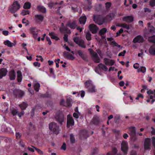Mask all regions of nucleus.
Listing matches in <instances>:
<instances>
[{
	"label": "nucleus",
	"mask_w": 155,
	"mask_h": 155,
	"mask_svg": "<svg viewBox=\"0 0 155 155\" xmlns=\"http://www.w3.org/2000/svg\"><path fill=\"white\" fill-rule=\"evenodd\" d=\"M115 16V14L113 13H110L105 17H103L101 15H94L93 19L96 23L101 25L104 23L112 20Z\"/></svg>",
	"instance_id": "f257e3e1"
},
{
	"label": "nucleus",
	"mask_w": 155,
	"mask_h": 155,
	"mask_svg": "<svg viewBox=\"0 0 155 155\" xmlns=\"http://www.w3.org/2000/svg\"><path fill=\"white\" fill-rule=\"evenodd\" d=\"M20 7V5L18 2L17 1H15L10 6L9 9L11 13L14 14L19 10Z\"/></svg>",
	"instance_id": "f03ea898"
},
{
	"label": "nucleus",
	"mask_w": 155,
	"mask_h": 155,
	"mask_svg": "<svg viewBox=\"0 0 155 155\" xmlns=\"http://www.w3.org/2000/svg\"><path fill=\"white\" fill-rule=\"evenodd\" d=\"M49 130L53 133L56 134H59L60 130L59 126L57 125V124L54 122H51L49 125Z\"/></svg>",
	"instance_id": "7ed1b4c3"
},
{
	"label": "nucleus",
	"mask_w": 155,
	"mask_h": 155,
	"mask_svg": "<svg viewBox=\"0 0 155 155\" xmlns=\"http://www.w3.org/2000/svg\"><path fill=\"white\" fill-rule=\"evenodd\" d=\"M85 87L88 89L89 91L93 93L95 92L97 90L91 81H87L85 83Z\"/></svg>",
	"instance_id": "20e7f679"
},
{
	"label": "nucleus",
	"mask_w": 155,
	"mask_h": 155,
	"mask_svg": "<svg viewBox=\"0 0 155 155\" xmlns=\"http://www.w3.org/2000/svg\"><path fill=\"white\" fill-rule=\"evenodd\" d=\"M90 54L92 56L93 60L94 62L96 63H99L100 62V59L97 53L94 51L91 48L88 49Z\"/></svg>",
	"instance_id": "39448f33"
},
{
	"label": "nucleus",
	"mask_w": 155,
	"mask_h": 155,
	"mask_svg": "<svg viewBox=\"0 0 155 155\" xmlns=\"http://www.w3.org/2000/svg\"><path fill=\"white\" fill-rule=\"evenodd\" d=\"M128 149V143L126 141H123L121 143V150L124 154L126 155L127 153Z\"/></svg>",
	"instance_id": "423d86ee"
},
{
	"label": "nucleus",
	"mask_w": 155,
	"mask_h": 155,
	"mask_svg": "<svg viewBox=\"0 0 155 155\" xmlns=\"http://www.w3.org/2000/svg\"><path fill=\"white\" fill-rule=\"evenodd\" d=\"M72 99L68 98L66 99V102L65 101L64 99H62L60 102V104L61 105L65 106L67 107H70L72 105L71 102Z\"/></svg>",
	"instance_id": "0eeeda50"
},
{
	"label": "nucleus",
	"mask_w": 155,
	"mask_h": 155,
	"mask_svg": "<svg viewBox=\"0 0 155 155\" xmlns=\"http://www.w3.org/2000/svg\"><path fill=\"white\" fill-rule=\"evenodd\" d=\"M129 134L132 137V138L134 140H136L137 139V138L136 136V133L135 127H131L129 128Z\"/></svg>",
	"instance_id": "6e6552de"
},
{
	"label": "nucleus",
	"mask_w": 155,
	"mask_h": 155,
	"mask_svg": "<svg viewBox=\"0 0 155 155\" xmlns=\"http://www.w3.org/2000/svg\"><path fill=\"white\" fill-rule=\"evenodd\" d=\"M74 121L72 117L70 115H68V119L67 122V127L69 128L70 127H72L74 125Z\"/></svg>",
	"instance_id": "1a4fd4ad"
},
{
	"label": "nucleus",
	"mask_w": 155,
	"mask_h": 155,
	"mask_svg": "<svg viewBox=\"0 0 155 155\" xmlns=\"http://www.w3.org/2000/svg\"><path fill=\"white\" fill-rule=\"evenodd\" d=\"M44 19V16L41 14L36 15L34 16V20L38 23H40L43 21Z\"/></svg>",
	"instance_id": "9d476101"
},
{
	"label": "nucleus",
	"mask_w": 155,
	"mask_h": 155,
	"mask_svg": "<svg viewBox=\"0 0 155 155\" xmlns=\"http://www.w3.org/2000/svg\"><path fill=\"white\" fill-rule=\"evenodd\" d=\"M30 33L32 34L33 37L36 39L37 38V35L38 34V31L35 27H31L29 29Z\"/></svg>",
	"instance_id": "9b49d317"
},
{
	"label": "nucleus",
	"mask_w": 155,
	"mask_h": 155,
	"mask_svg": "<svg viewBox=\"0 0 155 155\" xmlns=\"http://www.w3.org/2000/svg\"><path fill=\"white\" fill-rule=\"evenodd\" d=\"M80 137L82 139H86L89 137L87 131L86 130H83L81 131L79 133Z\"/></svg>",
	"instance_id": "f8f14e48"
},
{
	"label": "nucleus",
	"mask_w": 155,
	"mask_h": 155,
	"mask_svg": "<svg viewBox=\"0 0 155 155\" xmlns=\"http://www.w3.org/2000/svg\"><path fill=\"white\" fill-rule=\"evenodd\" d=\"M77 53L78 55L83 60L86 61H88L87 56L84 54L82 51L81 50H78L77 51Z\"/></svg>",
	"instance_id": "ddd939ff"
},
{
	"label": "nucleus",
	"mask_w": 155,
	"mask_h": 155,
	"mask_svg": "<svg viewBox=\"0 0 155 155\" xmlns=\"http://www.w3.org/2000/svg\"><path fill=\"white\" fill-rule=\"evenodd\" d=\"M151 145L150 139L149 138H146L144 143V148L145 150L150 149Z\"/></svg>",
	"instance_id": "4468645a"
},
{
	"label": "nucleus",
	"mask_w": 155,
	"mask_h": 155,
	"mask_svg": "<svg viewBox=\"0 0 155 155\" xmlns=\"http://www.w3.org/2000/svg\"><path fill=\"white\" fill-rule=\"evenodd\" d=\"M89 28L90 31L93 34H95L98 30V28L94 24H90L89 26Z\"/></svg>",
	"instance_id": "2eb2a0df"
},
{
	"label": "nucleus",
	"mask_w": 155,
	"mask_h": 155,
	"mask_svg": "<svg viewBox=\"0 0 155 155\" xmlns=\"http://www.w3.org/2000/svg\"><path fill=\"white\" fill-rule=\"evenodd\" d=\"M144 41V39L143 37L139 35L137 36L133 39V42L134 43H142Z\"/></svg>",
	"instance_id": "dca6fc26"
},
{
	"label": "nucleus",
	"mask_w": 155,
	"mask_h": 155,
	"mask_svg": "<svg viewBox=\"0 0 155 155\" xmlns=\"http://www.w3.org/2000/svg\"><path fill=\"white\" fill-rule=\"evenodd\" d=\"M104 64L107 65H113L115 63L114 60L110 59L109 58H105L104 59Z\"/></svg>",
	"instance_id": "f3484780"
},
{
	"label": "nucleus",
	"mask_w": 155,
	"mask_h": 155,
	"mask_svg": "<svg viewBox=\"0 0 155 155\" xmlns=\"http://www.w3.org/2000/svg\"><path fill=\"white\" fill-rule=\"evenodd\" d=\"M56 118L58 122L62 125L64 119V114L62 113L59 114L56 116Z\"/></svg>",
	"instance_id": "a211bd4d"
},
{
	"label": "nucleus",
	"mask_w": 155,
	"mask_h": 155,
	"mask_svg": "<svg viewBox=\"0 0 155 155\" xmlns=\"http://www.w3.org/2000/svg\"><path fill=\"white\" fill-rule=\"evenodd\" d=\"M63 54L64 57L68 59L71 60H73L74 59V57L68 52L65 51L63 52Z\"/></svg>",
	"instance_id": "6ab92c4d"
},
{
	"label": "nucleus",
	"mask_w": 155,
	"mask_h": 155,
	"mask_svg": "<svg viewBox=\"0 0 155 155\" xmlns=\"http://www.w3.org/2000/svg\"><path fill=\"white\" fill-rule=\"evenodd\" d=\"M24 94V91L21 90H16L14 92V94L18 98H21Z\"/></svg>",
	"instance_id": "aec40b11"
},
{
	"label": "nucleus",
	"mask_w": 155,
	"mask_h": 155,
	"mask_svg": "<svg viewBox=\"0 0 155 155\" xmlns=\"http://www.w3.org/2000/svg\"><path fill=\"white\" fill-rule=\"evenodd\" d=\"M122 20L128 23H131L134 21V17L132 15L127 16L124 17L122 18Z\"/></svg>",
	"instance_id": "412c9836"
},
{
	"label": "nucleus",
	"mask_w": 155,
	"mask_h": 155,
	"mask_svg": "<svg viewBox=\"0 0 155 155\" xmlns=\"http://www.w3.org/2000/svg\"><path fill=\"white\" fill-rule=\"evenodd\" d=\"M8 71L5 68H2L0 69V79L5 77L7 74Z\"/></svg>",
	"instance_id": "4be33fe9"
},
{
	"label": "nucleus",
	"mask_w": 155,
	"mask_h": 155,
	"mask_svg": "<svg viewBox=\"0 0 155 155\" xmlns=\"http://www.w3.org/2000/svg\"><path fill=\"white\" fill-rule=\"evenodd\" d=\"M8 76L11 80H14L15 79L16 74L14 70H11L9 72Z\"/></svg>",
	"instance_id": "5701e85b"
},
{
	"label": "nucleus",
	"mask_w": 155,
	"mask_h": 155,
	"mask_svg": "<svg viewBox=\"0 0 155 155\" xmlns=\"http://www.w3.org/2000/svg\"><path fill=\"white\" fill-rule=\"evenodd\" d=\"M66 26L69 27L71 29H74L77 26V25L76 22L75 21H73L72 22H68L66 25Z\"/></svg>",
	"instance_id": "b1692460"
},
{
	"label": "nucleus",
	"mask_w": 155,
	"mask_h": 155,
	"mask_svg": "<svg viewBox=\"0 0 155 155\" xmlns=\"http://www.w3.org/2000/svg\"><path fill=\"white\" fill-rule=\"evenodd\" d=\"M148 31L151 34L155 33V28L154 27L151 25L150 22L147 23Z\"/></svg>",
	"instance_id": "393cba45"
},
{
	"label": "nucleus",
	"mask_w": 155,
	"mask_h": 155,
	"mask_svg": "<svg viewBox=\"0 0 155 155\" xmlns=\"http://www.w3.org/2000/svg\"><path fill=\"white\" fill-rule=\"evenodd\" d=\"M91 122L94 125H98L99 123V117L97 116L94 117L91 121Z\"/></svg>",
	"instance_id": "a878e982"
},
{
	"label": "nucleus",
	"mask_w": 155,
	"mask_h": 155,
	"mask_svg": "<svg viewBox=\"0 0 155 155\" xmlns=\"http://www.w3.org/2000/svg\"><path fill=\"white\" fill-rule=\"evenodd\" d=\"M59 30L61 33H65V32L67 31L68 33H71V31L68 28L64 26L60 28Z\"/></svg>",
	"instance_id": "bb28decb"
},
{
	"label": "nucleus",
	"mask_w": 155,
	"mask_h": 155,
	"mask_svg": "<svg viewBox=\"0 0 155 155\" xmlns=\"http://www.w3.org/2000/svg\"><path fill=\"white\" fill-rule=\"evenodd\" d=\"M149 52L150 54L152 55H155V45H153L150 46L149 50Z\"/></svg>",
	"instance_id": "cd10ccee"
},
{
	"label": "nucleus",
	"mask_w": 155,
	"mask_h": 155,
	"mask_svg": "<svg viewBox=\"0 0 155 155\" xmlns=\"http://www.w3.org/2000/svg\"><path fill=\"white\" fill-rule=\"evenodd\" d=\"M22 78V76L21 72L20 71H17V79L18 81L20 82L21 81Z\"/></svg>",
	"instance_id": "c85d7f7f"
},
{
	"label": "nucleus",
	"mask_w": 155,
	"mask_h": 155,
	"mask_svg": "<svg viewBox=\"0 0 155 155\" xmlns=\"http://www.w3.org/2000/svg\"><path fill=\"white\" fill-rule=\"evenodd\" d=\"M37 9L42 13H46V8L43 6L38 5L37 6Z\"/></svg>",
	"instance_id": "c756f323"
},
{
	"label": "nucleus",
	"mask_w": 155,
	"mask_h": 155,
	"mask_svg": "<svg viewBox=\"0 0 155 155\" xmlns=\"http://www.w3.org/2000/svg\"><path fill=\"white\" fill-rule=\"evenodd\" d=\"M87 20L86 16L84 15L81 16L79 19V20L80 24L84 25L86 22Z\"/></svg>",
	"instance_id": "7c9ffc66"
},
{
	"label": "nucleus",
	"mask_w": 155,
	"mask_h": 155,
	"mask_svg": "<svg viewBox=\"0 0 155 155\" xmlns=\"http://www.w3.org/2000/svg\"><path fill=\"white\" fill-rule=\"evenodd\" d=\"M49 35L50 36L51 38L54 39L56 41L59 40V38L55 35V33L54 32H49Z\"/></svg>",
	"instance_id": "2f4dec72"
},
{
	"label": "nucleus",
	"mask_w": 155,
	"mask_h": 155,
	"mask_svg": "<svg viewBox=\"0 0 155 155\" xmlns=\"http://www.w3.org/2000/svg\"><path fill=\"white\" fill-rule=\"evenodd\" d=\"M98 67L100 69H102L104 71H107L108 70V68L107 67L102 63H100L98 65Z\"/></svg>",
	"instance_id": "473e14b6"
},
{
	"label": "nucleus",
	"mask_w": 155,
	"mask_h": 155,
	"mask_svg": "<svg viewBox=\"0 0 155 155\" xmlns=\"http://www.w3.org/2000/svg\"><path fill=\"white\" fill-rule=\"evenodd\" d=\"M117 152V149L115 147H114L112 149V151L111 152H108L106 155H116Z\"/></svg>",
	"instance_id": "72a5a7b5"
},
{
	"label": "nucleus",
	"mask_w": 155,
	"mask_h": 155,
	"mask_svg": "<svg viewBox=\"0 0 155 155\" xmlns=\"http://www.w3.org/2000/svg\"><path fill=\"white\" fill-rule=\"evenodd\" d=\"M117 26L124 28L127 30H129L130 29L129 25L125 23L121 24L120 25H117Z\"/></svg>",
	"instance_id": "f704fd0d"
},
{
	"label": "nucleus",
	"mask_w": 155,
	"mask_h": 155,
	"mask_svg": "<svg viewBox=\"0 0 155 155\" xmlns=\"http://www.w3.org/2000/svg\"><path fill=\"white\" fill-rule=\"evenodd\" d=\"M31 5L29 2H25L23 8L25 9H29L31 8Z\"/></svg>",
	"instance_id": "c9c22d12"
},
{
	"label": "nucleus",
	"mask_w": 155,
	"mask_h": 155,
	"mask_svg": "<svg viewBox=\"0 0 155 155\" xmlns=\"http://www.w3.org/2000/svg\"><path fill=\"white\" fill-rule=\"evenodd\" d=\"M40 87V84L38 83H36L34 84V88L36 92H38Z\"/></svg>",
	"instance_id": "e433bc0d"
},
{
	"label": "nucleus",
	"mask_w": 155,
	"mask_h": 155,
	"mask_svg": "<svg viewBox=\"0 0 155 155\" xmlns=\"http://www.w3.org/2000/svg\"><path fill=\"white\" fill-rule=\"evenodd\" d=\"M5 45H7L8 47H11L13 46L14 44L11 43L8 40H6L4 42Z\"/></svg>",
	"instance_id": "4c0bfd02"
},
{
	"label": "nucleus",
	"mask_w": 155,
	"mask_h": 155,
	"mask_svg": "<svg viewBox=\"0 0 155 155\" xmlns=\"http://www.w3.org/2000/svg\"><path fill=\"white\" fill-rule=\"evenodd\" d=\"M28 104L25 102H23L22 104L19 105V106L21 110H24L28 106Z\"/></svg>",
	"instance_id": "58836bf2"
},
{
	"label": "nucleus",
	"mask_w": 155,
	"mask_h": 155,
	"mask_svg": "<svg viewBox=\"0 0 155 155\" xmlns=\"http://www.w3.org/2000/svg\"><path fill=\"white\" fill-rule=\"evenodd\" d=\"M148 41L149 42L153 43L155 45V35L149 37Z\"/></svg>",
	"instance_id": "ea45409f"
},
{
	"label": "nucleus",
	"mask_w": 155,
	"mask_h": 155,
	"mask_svg": "<svg viewBox=\"0 0 155 155\" xmlns=\"http://www.w3.org/2000/svg\"><path fill=\"white\" fill-rule=\"evenodd\" d=\"M70 139L71 143L73 144L75 142V140L74 135L72 134H71L70 135Z\"/></svg>",
	"instance_id": "a19ab883"
},
{
	"label": "nucleus",
	"mask_w": 155,
	"mask_h": 155,
	"mask_svg": "<svg viewBox=\"0 0 155 155\" xmlns=\"http://www.w3.org/2000/svg\"><path fill=\"white\" fill-rule=\"evenodd\" d=\"M109 44L110 45H112L113 47H114V46L117 47L118 48H120V45H118L115 41H112L110 42Z\"/></svg>",
	"instance_id": "79ce46f5"
},
{
	"label": "nucleus",
	"mask_w": 155,
	"mask_h": 155,
	"mask_svg": "<svg viewBox=\"0 0 155 155\" xmlns=\"http://www.w3.org/2000/svg\"><path fill=\"white\" fill-rule=\"evenodd\" d=\"M84 42L83 40H80L79 41L77 44L80 47H81L83 48H86V46L84 45Z\"/></svg>",
	"instance_id": "37998d69"
},
{
	"label": "nucleus",
	"mask_w": 155,
	"mask_h": 155,
	"mask_svg": "<svg viewBox=\"0 0 155 155\" xmlns=\"http://www.w3.org/2000/svg\"><path fill=\"white\" fill-rule=\"evenodd\" d=\"M107 29L105 28H104L100 30L99 34L100 35H103L106 32Z\"/></svg>",
	"instance_id": "c03bdc74"
},
{
	"label": "nucleus",
	"mask_w": 155,
	"mask_h": 155,
	"mask_svg": "<svg viewBox=\"0 0 155 155\" xmlns=\"http://www.w3.org/2000/svg\"><path fill=\"white\" fill-rule=\"evenodd\" d=\"M146 71V68L144 67H141L140 68L137 70V72H140L144 73Z\"/></svg>",
	"instance_id": "a18cd8bd"
},
{
	"label": "nucleus",
	"mask_w": 155,
	"mask_h": 155,
	"mask_svg": "<svg viewBox=\"0 0 155 155\" xmlns=\"http://www.w3.org/2000/svg\"><path fill=\"white\" fill-rule=\"evenodd\" d=\"M91 34L89 32H88L86 34V38L87 41H90L91 40Z\"/></svg>",
	"instance_id": "49530a36"
},
{
	"label": "nucleus",
	"mask_w": 155,
	"mask_h": 155,
	"mask_svg": "<svg viewBox=\"0 0 155 155\" xmlns=\"http://www.w3.org/2000/svg\"><path fill=\"white\" fill-rule=\"evenodd\" d=\"M71 10L72 11L74 12H75L78 11V8L77 6L75 5L74 6H73L72 5H71Z\"/></svg>",
	"instance_id": "de8ad7c7"
},
{
	"label": "nucleus",
	"mask_w": 155,
	"mask_h": 155,
	"mask_svg": "<svg viewBox=\"0 0 155 155\" xmlns=\"http://www.w3.org/2000/svg\"><path fill=\"white\" fill-rule=\"evenodd\" d=\"M32 147L35 149L36 150V151H37V152L39 154L41 155H42L43 154V152L40 149L37 148L36 147H35L33 146H32Z\"/></svg>",
	"instance_id": "09e8293b"
},
{
	"label": "nucleus",
	"mask_w": 155,
	"mask_h": 155,
	"mask_svg": "<svg viewBox=\"0 0 155 155\" xmlns=\"http://www.w3.org/2000/svg\"><path fill=\"white\" fill-rule=\"evenodd\" d=\"M21 14L23 15H28L30 14V12L28 10H23L21 13Z\"/></svg>",
	"instance_id": "8fccbe9b"
},
{
	"label": "nucleus",
	"mask_w": 155,
	"mask_h": 155,
	"mask_svg": "<svg viewBox=\"0 0 155 155\" xmlns=\"http://www.w3.org/2000/svg\"><path fill=\"white\" fill-rule=\"evenodd\" d=\"M58 3L57 2H56L55 3H54L52 2H51L49 3L48 4V5L49 7H50L51 8H52V7H53L55 5L58 4Z\"/></svg>",
	"instance_id": "3c124183"
},
{
	"label": "nucleus",
	"mask_w": 155,
	"mask_h": 155,
	"mask_svg": "<svg viewBox=\"0 0 155 155\" xmlns=\"http://www.w3.org/2000/svg\"><path fill=\"white\" fill-rule=\"evenodd\" d=\"M149 5L152 7L155 6V0H150L149 2Z\"/></svg>",
	"instance_id": "603ef678"
},
{
	"label": "nucleus",
	"mask_w": 155,
	"mask_h": 155,
	"mask_svg": "<svg viewBox=\"0 0 155 155\" xmlns=\"http://www.w3.org/2000/svg\"><path fill=\"white\" fill-rule=\"evenodd\" d=\"M123 30L122 28H120V30L116 33V37H118L120 35V34L123 32Z\"/></svg>",
	"instance_id": "864d4df0"
},
{
	"label": "nucleus",
	"mask_w": 155,
	"mask_h": 155,
	"mask_svg": "<svg viewBox=\"0 0 155 155\" xmlns=\"http://www.w3.org/2000/svg\"><path fill=\"white\" fill-rule=\"evenodd\" d=\"M98 151V149L97 148H95L93 149L92 153L93 155L97 153Z\"/></svg>",
	"instance_id": "5fc2aeb1"
},
{
	"label": "nucleus",
	"mask_w": 155,
	"mask_h": 155,
	"mask_svg": "<svg viewBox=\"0 0 155 155\" xmlns=\"http://www.w3.org/2000/svg\"><path fill=\"white\" fill-rule=\"evenodd\" d=\"M74 41L76 44H78L80 40H79L78 37H74L73 38Z\"/></svg>",
	"instance_id": "6e6d98bb"
},
{
	"label": "nucleus",
	"mask_w": 155,
	"mask_h": 155,
	"mask_svg": "<svg viewBox=\"0 0 155 155\" xmlns=\"http://www.w3.org/2000/svg\"><path fill=\"white\" fill-rule=\"evenodd\" d=\"M87 1L88 4L89 5L87 7V8L91 9L92 7L91 5V0H87Z\"/></svg>",
	"instance_id": "4d7b16f0"
},
{
	"label": "nucleus",
	"mask_w": 155,
	"mask_h": 155,
	"mask_svg": "<svg viewBox=\"0 0 155 155\" xmlns=\"http://www.w3.org/2000/svg\"><path fill=\"white\" fill-rule=\"evenodd\" d=\"M64 41L66 42H68V35L67 34H64L63 37Z\"/></svg>",
	"instance_id": "13d9d810"
},
{
	"label": "nucleus",
	"mask_w": 155,
	"mask_h": 155,
	"mask_svg": "<svg viewBox=\"0 0 155 155\" xmlns=\"http://www.w3.org/2000/svg\"><path fill=\"white\" fill-rule=\"evenodd\" d=\"M18 112L16 110L14 109L12 110V114L13 116H15L16 114H17Z\"/></svg>",
	"instance_id": "bf43d9fd"
},
{
	"label": "nucleus",
	"mask_w": 155,
	"mask_h": 155,
	"mask_svg": "<svg viewBox=\"0 0 155 155\" xmlns=\"http://www.w3.org/2000/svg\"><path fill=\"white\" fill-rule=\"evenodd\" d=\"M106 8H109L111 6V3L110 2H107L105 4Z\"/></svg>",
	"instance_id": "052dcab7"
},
{
	"label": "nucleus",
	"mask_w": 155,
	"mask_h": 155,
	"mask_svg": "<svg viewBox=\"0 0 155 155\" xmlns=\"http://www.w3.org/2000/svg\"><path fill=\"white\" fill-rule=\"evenodd\" d=\"M126 53V51L125 50H124L123 52H121L119 54L118 56H124Z\"/></svg>",
	"instance_id": "680f3d73"
},
{
	"label": "nucleus",
	"mask_w": 155,
	"mask_h": 155,
	"mask_svg": "<svg viewBox=\"0 0 155 155\" xmlns=\"http://www.w3.org/2000/svg\"><path fill=\"white\" fill-rule=\"evenodd\" d=\"M15 135L16 136V138L17 139H19L21 136V134L18 132L16 133L15 134Z\"/></svg>",
	"instance_id": "e2e57ef3"
},
{
	"label": "nucleus",
	"mask_w": 155,
	"mask_h": 155,
	"mask_svg": "<svg viewBox=\"0 0 155 155\" xmlns=\"http://www.w3.org/2000/svg\"><path fill=\"white\" fill-rule=\"evenodd\" d=\"M46 40L48 42V44L49 45H51V44L52 43L50 38L48 37H47L46 38Z\"/></svg>",
	"instance_id": "0e129e2a"
},
{
	"label": "nucleus",
	"mask_w": 155,
	"mask_h": 155,
	"mask_svg": "<svg viewBox=\"0 0 155 155\" xmlns=\"http://www.w3.org/2000/svg\"><path fill=\"white\" fill-rule=\"evenodd\" d=\"M152 140L153 146L155 148V137H153L152 138Z\"/></svg>",
	"instance_id": "69168bd1"
},
{
	"label": "nucleus",
	"mask_w": 155,
	"mask_h": 155,
	"mask_svg": "<svg viewBox=\"0 0 155 155\" xmlns=\"http://www.w3.org/2000/svg\"><path fill=\"white\" fill-rule=\"evenodd\" d=\"M61 149L63 150H65L66 149V144L65 143H64L61 147Z\"/></svg>",
	"instance_id": "338daca9"
},
{
	"label": "nucleus",
	"mask_w": 155,
	"mask_h": 155,
	"mask_svg": "<svg viewBox=\"0 0 155 155\" xmlns=\"http://www.w3.org/2000/svg\"><path fill=\"white\" fill-rule=\"evenodd\" d=\"M33 65L35 67L38 66V67H40V64L39 63L37 62H34L33 63Z\"/></svg>",
	"instance_id": "774afa93"
}]
</instances>
